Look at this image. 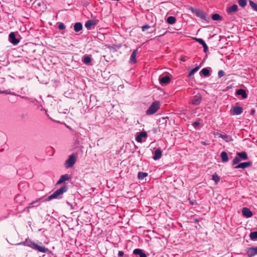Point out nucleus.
<instances>
[{"mask_svg": "<svg viewBox=\"0 0 257 257\" xmlns=\"http://www.w3.org/2000/svg\"><path fill=\"white\" fill-rule=\"evenodd\" d=\"M68 190V187L67 186H62L60 189L57 190L52 194L49 196L48 198L46 199V201H50L53 199H60L62 197V195L64 193L66 192Z\"/></svg>", "mask_w": 257, "mask_h": 257, "instance_id": "f257e3e1", "label": "nucleus"}, {"mask_svg": "<svg viewBox=\"0 0 257 257\" xmlns=\"http://www.w3.org/2000/svg\"><path fill=\"white\" fill-rule=\"evenodd\" d=\"M23 244L41 252L45 253L48 251V249L47 248H46L44 246H40L30 240L26 239L23 242Z\"/></svg>", "mask_w": 257, "mask_h": 257, "instance_id": "f03ea898", "label": "nucleus"}, {"mask_svg": "<svg viewBox=\"0 0 257 257\" xmlns=\"http://www.w3.org/2000/svg\"><path fill=\"white\" fill-rule=\"evenodd\" d=\"M160 108L159 101H156L152 103L146 111L147 115H151L157 111Z\"/></svg>", "mask_w": 257, "mask_h": 257, "instance_id": "7ed1b4c3", "label": "nucleus"}, {"mask_svg": "<svg viewBox=\"0 0 257 257\" xmlns=\"http://www.w3.org/2000/svg\"><path fill=\"white\" fill-rule=\"evenodd\" d=\"M76 161V156L74 154H73L69 156L68 159L65 162V167L66 168L68 169L72 167L75 164Z\"/></svg>", "mask_w": 257, "mask_h": 257, "instance_id": "20e7f679", "label": "nucleus"}, {"mask_svg": "<svg viewBox=\"0 0 257 257\" xmlns=\"http://www.w3.org/2000/svg\"><path fill=\"white\" fill-rule=\"evenodd\" d=\"M247 255L248 257H252L257 254V247H251L247 248Z\"/></svg>", "mask_w": 257, "mask_h": 257, "instance_id": "39448f33", "label": "nucleus"}, {"mask_svg": "<svg viewBox=\"0 0 257 257\" xmlns=\"http://www.w3.org/2000/svg\"><path fill=\"white\" fill-rule=\"evenodd\" d=\"M9 39L10 42L13 45H17L20 42L19 40L16 38L15 34L14 32H11L10 34Z\"/></svg>", "mask_w": 257, "mask_h": 257, "instance_id": "423d86ee", "label": "nucleus"}, {"mask_svg": "<svg viewBox=\"0 0 257 257\" xmlns=\"http://www.w3.org/2000/svg\"><path fill=\"white\" fill-rule=\"evenodd\" d=\"M202 100V97L200 95L198 94L194 96L191 99V103L194 105H198L200 103Z\"/></svg>", "mask_w": 257, "mask_h": 257, "instance_id": "0eeeda50", "label": "nucleus"}, {"mask_svg": "<svg viewBox=\"0 0 257 257\" xmlns=\"http://www.w3.org/2000/svg\"><path fill=\"white\" fill-rule=\"evenodd\" d=\"M252 165V163L250 161L246 162H243L240 163L238 164L237 166L234 167L235 169H239V168H242V169H245L247 167H249L251 166Z\"/></svg>", "mask_w": 257, "mask_h": 257, "instance_id": "6e6552de", "label": "nucleus"}, {"mask_svg": "<svg viewBox=\"0 0 257 257\" xmlns=\"http://www.w3.org/2000/svg\"><path fill=\"white\" fill-rule=\"evenodd\" d=\"M147 137V134L146 132H140L136 138V140L138 143H142L143 140L142 139L146 138Z\"/></svg>", "mask_w": 257, "mask_h": 257, "instance_id": "1a4fd4ad", "label": "nucleus"}, {"mask_svg": "<svg viewBox=\"0 0 257 257\" xmlns=\"http://www.w3.org/2000/svg\"><path fill=\"white\" fill-rule=\"evenodd\" d=\"M243 111L242 108L239 106L233 107L231 109V112L235 115H239Z\"/></svg>", "mask_w": 257, "mask_h": 257, "instance_id": "9d476101", "label": "nucleus"}, {"mask_svg": "<svg viewBox=\"0 0 257 257\" xmlns=\"http://www.w3.org/2000/svg\"><path fill=\"white\" fill-rule=\"evenodd\" d=\"M159 82L161 84H168L171 81L170 77L168 76H165L164 77H160L159 78Z\"/></svg>", "mask_w": 257, "mask_h": 257, "instance_id": "9b49d317", "label": "nucleus"}, {"mask_svg": "<svg viewBox=\"0 0 257 257\" xmlns=\"http://www.w3.org/2000/svg\"><path fill=\"white\" fill-rule=\"evenodd\" d=\"M70 178V176L68 174L63 175L61 176L59 180L57 181L56 185L61 184L65 181L69 180Z\"/></svg>", "mask_w": 257, "mask_h": 257, "instance_id": "f8f14e48", "label": "nucleus"}, {"mask_svg": "<svg viewBox=\"0 0 257 257\" xmlns=\"http://www.w3.org/2000/svg\"><path fill=\"white\" fill-rule=\"evenodd\" d=\"M242 213L244 216L249 218L252 216V212L247 207H243L242 209Z\"/></svg>", "mask_w": 257, "mask_h": 257, "instance_id": "ddd939ff", "label": "nucleus"}, {"mask_svg": "<svg viewBox=\"0 0 257 257\" xmlns=\"http://www.w3.org/2000/svg\"><path fill=\"white\" fill-rule=\"evenodd\" d=\"M133 253L135 255H139L140 257H147V254L140 248H136L133 250Z\"/></svg>", "mask_w": 257, "mask_h": 257, "instance_id": "4468645a", "label": "nucleus"}, {"mask_svg": "<svg viewBox=\"0 0 257 257\" xmlns=\"http://www.w3.org/2000/svg\"><path fill=\"white\" fill-rule=\"evenodd\" d=\"M195 40L200 44H201V46H202L203 47L204 52L205 53L207 52L208 51V46L204 40L201 38H195Z\"/></svg>", "mask_w": 257, "mask_h": 257, "instance_id": "2eb2a0df", "label": "nucleus"}, {"mask_svg": "<svg viewBox=\"0 0 257 257\" xmlns=\"http://www.w3.org/2000/svg\"><path fill=\"white\" fill-rule=\"evenodd\" d=\"M138 52V48L136 49V50H134L133 53L131 54V58H130V62L131 63H135L137 62L136 60V55Z\"/></svg>", "mask_w": 257, "mask_h": 257, "instance_id": "dca6fc26", "label": "nucleus"}, {"mask_svg": "<svg viewBox=\"0 0 257 257\" xmlns=\"http://www.w3.org/2000/svg\"><path fill=\"white\" fill-rule=\"evenodd\" d=\"M195 13L197 17L200 18L201 19L205 20V13L203 11L200 10H196Z\"/></svg>", "mask_w": 257, "mask_h": 257, "instance_id": "f3484780", "label": "nucleus"}, {"mask_svg": "<svg viewBox=\"0 0 257 257\" xmlns=\"http://www.w3.org/2000/svg\"><path fill=\"white\" fill-rule=\"evenodd\" d=\"M96 25V22L94 20H89L86 21L85 24V27L88 29L89 30L91 29L92 26Z\"/></svg>", "mask_w": 257, "mask_h": 257, "instance_id": "a211bd4d", "label": "nucleus"}, {"mask_svg": "<svg viewBox=\"0 0 257 257\" xmlns=\"http://www.w3.org/2000/svg\"><path fill=\"white\" fill-rule=\"evenodd\" d=\"M162 157V151L160 149H157L155 151L153 159L157 160L160 159Z\"/></svg>", "mask_w": 257, "mask_h": 257, "instance_id": "6ab92c4d", "label": "nucleus"}, {"mask_svg": "<svg viewBox=\"0 0 257 257\" xmlns=\"http://www.w3.org/2000/svg\"><path fill=\"white\" fill-rule=\"evenodd\" d=\"M236 93L238 95H241L243 98H246L247 96L245 90L243 89H238Z\"/></svg>", "mask_w": 257, "mask_h": 257, "instance_id": "aec40b11", "label": "nucleus"}, {"mask_svg": "<svg viewBox=\"0 0 257 257\" xmlns=\"http://www.w3.org/2000/svg\"><path fill=\"white\" fill-rule=\"evenodd\" d=\"M83 28L82 24L80 22L76 23L74 25V30L75 32L80 31Z\"/></svg>", "mask_w": 257, "mask_h": 257, "instance_id": "412c9836", "label": "nucleus"}, {"mask_svg": "<svg viewBox=\"0 0 257 257\" xmlns=\"http://www.w3.org/2000/svg\"><path fill=\"white\" fill-rule=\"evenodd\" d=\"M236 155L240 158L241 160H246L248 159L247 154L245 152L237 153Z\"/></svg>", "mask_w": 257, "mask_h": 257, "instance_id": "4be33fe9", "label": "nucleus"}, {"mask_svg": "<svg viewBox=\"0 0 257 257\" xmlns=\"http://www.w3.org/2000/svg\"><path fill=\"white\" fill-rule=\"evenodd\" d=\"M238 7L236 5H233L232 6L229 7L227 10V12L229 14H231L233 12H235L237 11Z\"/></svg>", "mask_w": 257, "mask_h": 257, "instance_id": "5701e85b", "label": "nucleus"}, {"mask_svg": "<svg viewBox=\"0 0 257 257\" xmlns=\"http://www.w3.org/2000/svg\"><path fill=\"white\" fill-rule=\"evenodd\" d=\"M222 161L227 162L228 161V155L225 152H222L220 154Z\"/></svg>", "mask_w": 257, "mask_h": 257, "instance_id": "b1692460", "label": "nucleus"}, {"mask_svg": "<svg viewBox=\"0 0 257 257\" xmlns=\"http://www.w3.org/2000/svg\"><path fill=\"white\" fill-rule=\"evenodd\" d=\"M91 58L88 55H85L82 60L83 62L87 65L89 64L91 62Z\"/></svg>", "mask_w": 257, "mask_h": 257, "instance_id": "393cba45", "label": "nucleus"}, {"mask_svg": "<svg viewBox=\"0 0 257 257\" xmlns=\"http://www.w3.org/2000/svg\"><path fill=\"white\" fill-rule=\"evenodd\" d=\"M167 22L169 24H173L176 22V18L174 17L170 16L167 18Z\"/></svg>", "mask_w": 257, "mask_h": 257, "instance_id": "a878e982", "label": "nucleus"}, {"mask_svg": "<svg viewBox=\"0 0 257 257\" xmlns=\"http://www.w3.org/2000/svg\"><path fill=\"white\" fill-rule=\"evenodd\" d=\"M148 176V173L146 172H139L138 174V177L140 180H143L145 177Z\"/></svg>", "mask_w": 257, "mask_h": 257, "instance_id": "bb28decb", "label": "nucleus"}, {"mask_svg": "<svg viewBox=\"0 0 257 257\" xmlns=\"http://www.w3.org/2000/svg\"><path fill=\"white\" fill-rule=\"evenodd\" d=\"M221 138L224 140L226 142L232 141V137L227 135H223V136H221Z\"/></svg>", "mask_w": 257, "mask_h": 257, "instance_id": "cd10ccee", "label": "nucleus"}, {"mask_svg": "<svg viewBox=\"0 0 257 257\" xmlns=\"http://www.w3.org/2000/svg\"><path fill=\"white\" fill-rule=\"evenodd\" d=\"M212 19L214 21H220L222 20V17L218 14H214L212 16Z\"/></svg>", "mask_w": 257, "mask_h": 257, "instance_id": "c85d7f7f", "label": "nucleus"}, {"mask_svg": "<svg viewBox=\"0 0 257 257\" xmlns=\"http://www.w3.org/2000/svg\"><path fill=\"white\" fill-rule=\"evenodd\" d=\"M201 72L205 76H208L210 75L209 71L206 68H203L201 70Z\"/></svg>", "mask_w": 257, "mask_h": 257, "instance_id": "c756f323", "label": "nucleus"}, {"mask_svg": "<svg viewBox=\"0 0 257 257\" xmlns=\"http://www.w3.org/2000/svg\"><path fill=\"white\" fill-rule=\"evenodd\" d=\"M249 237L252 240L257 239V231L251 232L250 233Z\"/></svg>", "mask_w": 257, "mask_h": 257, "instance_id": "7c9ffc66", "label": "nucleus"}, {"mask_svg": "<svg viewBox=\"0 0 257 257\" xmlns=\"http://www.w3.org/2000/svg\"><path fill=\"white\" fill-rule=\"evenodd\" d=\"M241 160L240 159V158L236 155V156L234 158L232 161V165H236L238 164Z\"/></svg>", "mask_w": 257, "mask_h": 257, "instance_id": "2f4dec72", "label": "nucleus"}, {"mask_svg": "<svg viewBox=\"0 0 257 257\" xmlns=\"http://www.w3.org/2000/svg\"><path fill=\"white\" fill-rule=\"evenodd\" d=\"M249 5L250 6V7H251V8L253 10L257 11V4H256L255 3H254L253 1H252L251 0L249 1Z\"/></svg>", "mask_w": 257, "mask_h": 257, "instance_id": "473e14b6", "label": "nucleus"}, {"mask_svg": "<svg viewBox=\"0 0 257 257\" xmlns=\"http://www.w3.org/2000/svg\"><path fill=\"white\" fill-rule=\"evenodd\" d=\"M200 68L199 66H197L194 68L192 69L191 71L189 72L188 74L189 77H191L192 75H193L196 72H197Z\"/></svg>", "mask_w": 257, "mask_h": 257, "instance_id": "72a5a7b5", "label": "nucleus"}, {"mask_svg": "<svg viewBox=\"0 0 257 257\" xmlns=\"http://www.w3.org/2000/svg\"><path fill=\"white\" fill-rule=\"evenodd\" d=\"M212 180L217 184L220 181V177L216 174H214L212 175Z\"/></svg>", "mask_w": 257, "mask_h": 257, "instance_id": "f704fd0d", "label": "nucleus"}, {"mask_svg": "<svg viewBox=\"0 0 257 257\" xmlns=\"http://www.w3.org/2000/svg\"><path fill=\"white\" fill-rule=\"evenodd\" d=\"M238 5L240 7L243 8L247 4V1L246 0H238Z\"/></svg>", "mask_w": 257, "mask_h": 257, "instance_id": "c9c22d12", "label": "nucleus"}, {"mask_svg": "<svg viewBox=\"0 0 257 257\" xmlns=\"http://www.w3.org/2000/svg\"><path fill=\"white\" fill-rule=\"evenodd\" d=\"M200 124V120L199 119H197V120H196L195 121H194L193 123H192V125L194 127H197L199 124Z\"/></svg>", "mask_w": 257, "mask_h": 257, "instance_id": "e433bc0d", "label": "nucleus"}, {"mask_svg": "<svg viewBox=\"0 0 257 257\" xmlns=\"http://www.w3.org/2000/svg\"><path fill=\"white\" fill-rule=\"evenodd\" d=\"M225 75V72L223 70H219L218 73V75L219 78L223 77Z\"/></svg>", "mask_w": 257, "mask_h": 257, "instance_id": "4c0bfd02", "label": "nucleus"}, {"mask_svg": "<svg viewBox=\"0 0 257 257\" xmlns=\"http://www.w3.org/2000/svg\"><path fill=\"white\" fill-rule=\"evenodd\" d=\"M0 93L1 94H12L11 92V91L10 90H6V91H3V90H0Z\"/></svg>", "mask_w": 257, "mask_h": 257, "instance_id": "58836bf2", "label": "nucleus"}, {"mask_svg": "<svg viewBox=\"0 0 257 257\" xmlns=\"http://www.w3.org/2000/svg\"><path fill=\"white\" fill-rule=\"evenodd\" d=\"M58 28L60 30H63L65 28V25L63 23H60L58 25Z\"/></svg>", "mask_w": 257, "mask_h": 257, "instance_id": "ea45409f", "label": "nucleus"}, {"mask_svg": "<svg viewBox=\"0 0 257 257\" xmlns=\"http://www.w3.org/2000/svg\"><path fill=\"white\" fill-rule=\"evenodd\" d=\"M150 27V26L149 25H145L142 28V31H143V32L145 31L146 30L148 29Z\"/></svg>", "mask_w": 257, "mask_h": 257, "instance_id": "a19ab883", "label": "nucleus"}, {"mask_svg": "<svg viewBox=\"0 0 257 257\" xmlns=\"http://www.w3.org/2000/svg\"><path fill=\"white\" fill-rule=\"evenodd\" d=\"M169 119V117L168 116H166V117H162L160 119V121H161V120H165V124L167 123V120Z\"/></svg>", "mask_w": 257, "mask_h": 257, "instance_id": "79ce46f5", "label": "nucleus"}, {"mask_svg": "<svg viewBox=\"0 0 257 257\" xmlns=\"http://www.w3.org/2000/svg\"><path fill=\"white\" fill-rule=\"evenodd\" d=\"M123 254H124V253L122 251H118V256L119 257H121V256L122 257Z\"/></svg>", "mask_w": 257, "mask_h": 257, "instance_id": "37998d69", "label": "nucleus"}, {"mask_svg": "<svg viewBox=\"0 0 257 257\" xmlns=\"http://www.w3.org/2000/svg\"><path fill=\"white\" fill-rule=\"evenodd\" d=\"M189 202L191 205H194L196 204V201L194 200H189Z\"/></svg>", "mask_w": 257, "mask_h": 257, "instance_id": "c03bdc74", "label": "nucleus"}, {"mask_svg": "<svg viewBox=\"0 0 257 257\" xmlns=\"http://www.w3.org/2000/svg\"><path fill=\"white\" fill-rule=\"evenodd\" d=\"M40 199H37L36 201L32 202L30 205H33L35 204L36 203L38 202L39 200H40ZM28 207H30V205Z\"/></svg>", "mask_w": 257, "mask_h": 257, "instance_id": "a18cd8bd", "label": "nucleus"}, {"mask_svg": "<svg viewBox=\"0 0 257 257\" xmlns=\"http://www.w3.org/2000/svg\"><path fill=\"white\" fill-rule=\"evenodd\" d=\"M186 57L185 56H182L181 58V60L183 62H184L186 61Z\"/></svg>", "mask_w": 257, "mask_h": 257, "instance_id": "49530a36", "label": "nucleus"}, {"mask_svg": "<svg viewBox=\"0 0 257 257\" xmlns=\"http://www.w3.org/2000/svg\"><path fill=\"white\" fill-rule=\"evenodd\" d=\"M216 135L218 137L221 138V136H223V134H220L219 133H217Z\"/></svg>", "mask_w": 257, "mask_h": 257, "instance_id": "de8ad7c7", "label": "nucleus"}, {"mask_svg": "<svg viewBox=\"0 0 257 257\" xmlns=\"http://www.w3.org/2000/svg\"><path fill=\"white\" fill-rule=\"evenodd\" d=\"M255 113V110L252 109H251V111H250V114L253 115Z\"/></svg>", "mask_w": 257, "mask_h": 257, "instance_id": "09e8293b", "label": "nucleus"}, {"mask_svg": "<svg viewBox=\"0 0 257 257\" xmlns=\"http://www.w3.org/2000/svg\"><path fill=\"white\" fill-rule=\"evenodd\" d=\"M201 144H202V145H203L204 146H206V145H208V143L206 142H202Z\"/></svg>", "mask_w": 257, "mask_h": 257, "instance_id": "8fccbe9b", "label": "nucleus"}, {"mask_svg": "<svg viewBox=\"0 0 257 257\" xmlns=\"http://www.w3.org/2000/svg\"><path fill=\"white\" fill-rule=\"evenodd\" d=\"M22 97L23 98H25V99H28V97H27L22 96Z\"/></svg>", "mask_w": 257, "mask_h": 257, "instance_id": "3c124183", "label": "nucleus"}, {"mask_svg": "<svg viewBox=\"0 0 257 257\" xmlns=\"http://www.w3.org/2000/svg\"><path fill=\"white\" fill-rule=\"evenodd\" d=\"M67 203L68 205H70V203L69 202H68V201H67Z\"/></svg>", "mask_w": 257, "mask_h": 257, "instance_id": "603ef678", "label": "nucleus"}]
</instances>
